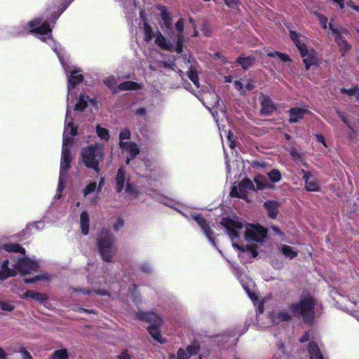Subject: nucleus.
Segmentation results:
<instances>
[{"label": "nucleus", "mask_w": 359, "mask_h": 359, "mask_svg": "<svg viewBox=\"0 0 359 359\" xmlns=\"http://www.w3.org/2000/svg\"><path fill=\"white\" fill-rule=\"evenodd\" d=\"M81 158L87 168L92 169L99 174L101 171L100 163L103 161L104 158V148L99 143L85 147L81 149Z\"/></svg>", "instance_id": "nucleus-1"}, {"label": "nucleus", "mask_w": 359, "mask_h": 359, "mask_svg": "<svg viewBox=\"0 0 359 359\" xmlns=\"http://www.w3.org/2000/svg\"><path fill=\"white\" fill-rule=\"evenodd\" d=\"M315 300L309 297L301 299L299 302L290 305V309L293 316H302L304 322L308 325H312L315 318Z\"/></svg>", "instance_id": "nucleus-2"}, {"label": "nucleus", "mask_w": 359, "mask_h": 359, "mask_svg": "<svg viewBox=\"0 0 359 359\" xmlns=\"http://www.w3.org/2000/svg\"><path fill=\"white\" fill-rule=\"evenodd\" d=\"M115 242V237L106 229H102L97 233V250L101 258L106 262H111L116 255V250L114 249Z\"/></svg>", "instance_id": "nucleus-3"}, {"label": "nucleus", "mask_w": 359, "mask_h": 359, "mask_svg": "<svg viewBox=\"0 0 359 359\" xmlns=\"http://www.w3.org/2000/svg\"><path fill=\"white\" fill-rule=\"evenodd\" d=\"M137 318L141 321L149 323L147 331L151 337L161 344H164L165 340L162 337L160 327L163 323L162 318L154 312L140 311L137 314Z\"/></svg>", "instance_id": "nucleus-4"}, {"label": "nucleus", "mask_w": 359, "mask_h": 359, "mask_svg": "<svg viewBox=\"0 0 359 359\" xmlns=\"http://www.w3.org/2000/svg\"><path fill=\"white\" fill-rule=\"evenodd\" d=\"M72 160V158L70 149L65 148V149H62L59 177V187H61V189L63 188V184L67 177V172L69 170Z\"/></svg>", "instance_id": "nucleus-5"}, {"label": "nucleus", "mask_w": 359, "mask_h": 359, "mask_svg": "<svg viewBox=\"0 0 359 359\" xmlns=\"http://www.w3.org/2000/svg\"><path fill=\"white\" fill-rule=\"evenodd\" d=\"M267 229L261 225H250L245 232V238L247 241L262 243L267 236Z\"/></svg>", "instance_id": "nucleus-6"}, {"label": "nucleus", "mask_w": 359, "mask_h": 359, "mask_svg": "<svg viewBox=\"0 0 359 359\" xmlns=\"http://www.w3.org/2000/svg\"><path fill=\"white\" fill-rule=\"evenodd\" d=\"M221 224L226 228L231 240L238 239L239 238L240 234L238 230L243 227L242 222L229 217L223 218Z\"/></svg>", "instance_id": "nucleus-7"}, {"label": "nucleus", "mask_w": 359, "mask_h": 359, "mask_svg": "<svg viewBox=\"0 0 359 359\" xmlns=\"http://www.w3.org/2000/svg\"><path fill=\"white\" fill-rule=\"evenodd\" d=\"M261 109L259 113L261 115L270 116L277 109L276 103L269 95L262 94L259 97Z\"/></svg>", "instance_id": "nucleus-8"}, {"label": "nucleus", "mask_w": 359, "mask_h": 359, "mask_svg": "<svg viewBox=\"0 0 359 359\" xmlns=\"http://www.w3.org/2000/svg\"><path fill=\"white\" fill-rule=\"evenodd\" d=\"M193 219L195 222L198 224L203 231V233L206 236L208 240L213 244H215V238L214 236V232L212 231L209 222L205 219V218L201 214H197L196 215L192 216Z\"/></svg>", "instance_id": "nucleus-9"}, {"label": "nucleus", "mask_w": 359, "mask_h": 359, "mask_svg": "<svg viewBox=\"0 0 359 359\" xmlns=\"http://www.w3.org/2000/svg\"><path fill=\"white\" fill-rule=\"evenodd\" d=\"M302 173L303 174L302 179L305 183V189L308 191H318L320 187L318 180L316 178L310 180L313 176L312 173L305 170H302Z\"/></svg>", "instance_id": "nucleus-10"}, {"label": "nucleus", "mask_w": 359, "mask_h": 359, "mask_svg": "<svg viewBox=\"0 0 359 359\" xmlns=\"http://www.w3.org/2000/svg\"><path fill=\"white\" fill-rule=\"evenodd\" d=\"M329 28L335 36V41L339 46L340 50L344 52L349 50L351 48V46L348 43L346 39L341 34L339 30L334 27L332 22L329 23Z\"/></svg>", "instance_id": "nucleus-11"}, {"label": "nucleus", "mask_w": 359, "mask_h": 359, "mask_svg": "<svg viewBox=\"0 0 359 359\" xmlns=\"http://www.w3.org/2000/svg\"><path fill=\"white\" fill-rule=\"evenodd\" d=\"M15 267L19 273L25 275L34 269V263L28 258H20L15 263Z\"/></svg>", "instance_id": "nucleus-12"}, {"label": "nucleus", "mask_w": 359, "mask_h": 359, "mask_svg": "<svg viewBox=\"0 0 359 359\" xmlns=\"http://www.w3.org/2000/svg\"><path fill=\"white\" fill-rule=\"evenodd\" d=\"M300 36V34L297 33V32L293 30L290 31V37L291 40L297 48L301 56L304 57L307 53L308 48L306 44L301 40Z\"/></svg>", "instance_id": "nucleus-13"}, {"label": "nucleus", "mask_w": 359, "mask_h": 359, "mask_svg": "<svg viewBox=\"0 0 359 359\" xmlns=\"http://www.w3.org/2000/svg\"><path fill=\"white\" fill-rule=\"evenodd\" d=\"M309 113V111L308 109L302 107L291 108L288 111L290 116L288 121L290 123H297L304 118L305 114H308Z\"/></svg>", "instance_id": "nucleus-14"}, {"label": "nucleus", "mask_w": 359, "mask_h": 359, "mask_svg": "<svg viewBox=\"0 0 359 359\" xmlns=\"http://www.w3.org/2000/svg\"><path fill=\"white\" fill-rule=\"evenodd\" d=\"M119 147L123 149H126L129 151L130 158L126 160L127 164L129 163L130 159H134L140 154V149L135 142L120 141Z\"/></svg>", "instance_id": "nucleus-15"}, {"label": "nucleus", "mask_w": 359, "mask_h": 359, "mask_svg": "<svg viewBox=\"0 0 359 359\" xmlns=\"http://www.w3.org/2000/svg\"><path fill=\"white\" fill-rule=\"evenodd\" d=\"M279 202L273 200H267L264 203V208L267 212V215L271 219H276L278 215Z\"/></svg>", "instance_id": "nucleus-16"}, {"label": "nucleus", "mask_w": 359, "mask_h": 359, "mask_svg": "<svg viewBox=\"0 0 359 359\" xmlns=\"http://www.w3.org/2000/svg\"><path fill=\"white\" fill-rule=\"evenodd\" d=\"M302 57L303 62L305 65V69L306 70H309L311 66L318 65L317 53L314 49L311 48V50H309L307 48V53Z\"/></svg>", "instance_id": "nucleus-17"}, {"label": "nucleus", "mask_w": 359, "mask_h": 359, "mask_svg": "<svg viewBox=\"0 0 359 359\" xmlns=\"http://www.w3.org/2000/svg\"><path fill=\"white\" fill-rule=\"evenodd\" d=\"M81 70H74L69 73L68 76V89L74 88L78 84L83 81V76L79 72Z\"/></svg>", "instance_id": "nucleus-18"}, {"label": "nucleus", "mask_w": 359, "mask_h": 359, "mask_svg": "<svg viewBox=\"0 0 359 359\" xmlns=\"http://www.w3.org/2000/svg\"><path fill=\"white\" fill-rule=\"evenodd\" d=\"M126 172L123 167L118 168L116 173L115 181H116V191L117 193H120L123 191L125 187Z\"/></svg>", "instance_id": "nucleus-19"}, {"label": "nucleus", "mask_w": 359, "mask_h": 359, "mask_svg": "<svg viewBox=\"0 0 359 359\" xmlns=\"http://www.w3.org/2000/svg\"><path fill=\"white\" fill-rule=\"evenodd\" d=\"M22 297L23 299L31 298L41 304L45 302L48 299V296L46 294L40 293L31 290H28L25 292H24Z\"/></svg>", "instance_id": "nucleus-20"}, {"label": "nucleus", "mask_w": 359, "mask_h": 359, "mask_svg": "<svg viewBox=\"0 0 359 359\" xmlns=\"http://www.w3.org/2000/svg\"><path fill=\"white\" fill-rule=\"evenodd\" d=\"M271 319L273 324H279L281 322H287L291 320V316L286 311H280L273 313L271 315Z\"/></svg>", "instance_id": "nucleus-21"}, {"label": "nucleus", "mask_w": 359, "mask_h": 359, "mask_svg": "<svg viewBox=\"0 0 359 359\" xmlns=\"http://www.w3.org/2000/svg\"><path fill=\"white\" fill-rule=\"evenodd\" d=\"M142 88V86L141 84L133 81H123L118 86V89L122 91L137 90H141Z\"/></svg>", "instance_id": "nucleus-22"}, {"label": "nucleus", "mask_w": 359, "mask_h": 359, "mask_svg": "<svg viewBox=\"0 0 359 359\" xmlns=\"http://www.w3.org/2000/svg\"><path fill=\"white\" fill-rule=\"evenodd\" d=\"M89 215L86 210L81 212L80 215V224L81 232L83 235L86 236L89 232Z\"/></svg>", "instance_id": "nucleus-23"}, {"label": "nucleus", "mask_w": 359, "mask_h": 359, "mask_svg": "<svg viewBox=\"0 0 359 359\" xmlns=\"http://www.w3.org/2000/svg\"><path fill=\"white\" fill-rule=\"evenodd\" d=\"M1 250H4L5 251L10 252H15L20 253L22 255H25L26 250L25 249L18 243H9L4 244L1 246Z\"/></svg>", "instance_id": "nucleus-24"}, {"label": "nucleus", "mask_w": 359, "mask_h": 359, "mask_svg": "<svg viewBox=\"0 0 359 359\" xmlns=\"http://www.w3.org/2000/svg\"><path fill=\"white\" fill-rule=\"evenodd\" d=\"M155 43L162 49L172 51L173 45L170 42L166 41L165 38L160 32H158L156 34Z\"/></svg>", "instance_id": "nucleus-25"}, {"label": "nucleus", "mask_w": 359, "mask_h": 359, "mask_svg": "<svg viewBox=\"0 0 359 359\" xmlns=\"http://www.w3.org/2000/svg\"><path fill=\"white\" fill-rule=\"evenodd\" d=\"M74 292H81L83 294L90 295L93 292L95 293L97 295L105 296L109 294V292L104 289H98V290H91L89 288H81L77 287L74 289Z\"/></svg>", "instance_id": "nucleus-26"}, {"label": "nucleus", "mask_w": 359, "mask_h": 359, "mask_svg": "<svg viewBox=\"0 0 359 359\" xmlns=\"http://www.w3.org/2000/svg\"><path fill=\"white\" fill-rule=\"evenodd\" d=\"M30 33L40 34L43 35L48 34L52 32L50 25L47 22H43L40 26L30 29Z\"/></svg>", "instance_id": "nucleus-27"}, {"label": "nucleus", "mask_w": 359, "mask_h": 359, "mask_svg": "<svg viewBox=\"0 0 359 359\" xmlns=\"http://www.w3.org/2000/svg\"><path fill=\"white\" fill-rule=\"evenodd\" d=\"M89 96H85L83 94H81L79 97L78 102L76 103L74 106V109L76 111H82L88 107V99Z\"/></svg>", "instance_id": "nucleus-28"}, {"label": "nucleus", "mask_w": 359, "mask_h": 359, "mask_svg": "<svg viewBox=\"0 0 359 359\" xmlns=\"http://www.w3.org/2000/svg\"><path fill=\"white\" fill-rule=\"evenodd\" d=\"M161 20L166 29H171L172 27V18L170 13L166 10L165 7H163L161 12Z\"/></svg>", "instance_id": "nucleus-29"}, {"label": "nucleus", "mask_w": 359, "mask_h": 359, "mask_svg": "<svg viewBox=\"0 0 359 359\" xmlns=\"http://www.w3.org/2000/svg\"><path fill=\"white\" fill-rule=\"evenodd\" d=\"M238 189L245 193L247 196V190H255V185L249 178H244L238 184Z\"/></svg>", "instance_id": "nucleus-30"}, {"label": "nucleus", "mask_w": 359, "mask_h": 359, "mask_svg": "<svg viewBox=\"0 0 359 359\" xmlns=\"http://www.w3.org/2000/svg\"><path fill=\"white\" fill-rule=\"evenodd\" d=\"M187 76L189 79L193 82V83L197 87L199 88V78L198 76L197 71L194 66L190 65L189 68V71L187 72Z\"/></svg>", "instance_id": "nucleus-31"}, {"label": "nucleus", "mask_w": 359, "mask_h": 359, "mask_svg": "<svg viewBox=\"0 0 359 359\" xmlns=\"http://www.w3.org/2000/svg\"><path fill=\"white\" fill-rule=\"evenodd\" d=\"M253 60V57L250 56L238 57L236 60V62L241 65L244 70H247L252 65Z\"/></svg>", "instance_id": "nucleus-32"}, {"label": "nucleus", "mask_w": 359, "mask_h": 359, "mask_svg": "<svg viewBox=\"0 0 359 359\" xmlns=\"http://www.w3.org/2000/svg\"><path fill=\"white\" fill-rule=\"evenodd\" d=\"M281 251L282 253L290 259H293L298 255L297 251H294L291 246L287 245H283L281 248Z\"/></svg>", "instance_id": "nucleus-33"}, {"label": "nucleus", "mask_w": 359, "mask_h": 359, "mask_svg": "<svg viewBox=\"0 0 359 359\" xmlns=\"http://www.w3.org/2000/svg\"><path fill=\"white\" fill-rule=\"evenodd\" d=\"M69 353L66 348H60L53 351L51 359H68Z\"/></svg>", "instance_id": "nucleus-34"}, {"label": "nucleus", "mask_w": 359, "mask_h": 359, "mask_svg": "<svg viewBox=\"0 0 359 359\" xmlns=\"http://www.w3.org/2000/svg\"><path fill=\"white\" fill-rule=\"evenodd\" d=\"M185 41V37L184 34H178L176 39V44L175 48L173 47L172 50L176 51L178 54H180L183 51L184 43Z\"/></svg>", "instance_id": "nucleus-35"}, {"label": "nucleus", "mask_w": 359, "mask_h": 359, "mask_svg": "<svg viewBox=\"0 0 359 359\" xmlns=\"http://www.w3.org/2000/svg\"><path fill=\"white\" fill-rule=\"evenodd\" d=\"M63 134L69 135L71 136L77 135V128L74 126L72 118H71V121L65 126Z\"/></svg>", "instance_id": "nucleus-36"}, {"label": "nucleus", "mask_w": 359, "mask_h": 359, "mask_svg": "<svg viewBox=\"0 0 359 359\" xmlns=\"http://www.w3.org/2000/svg\"><path fill=\"white\" fill-rule=\"evenodd\" d=\"M340 93L341 94H346L350 96L355 95V100L357 101H359V88H358V86H353V88L349 89L342 88L340 90Z\"/></svg>", "instance_id": "nucleus-37"}, {"label": "nucleus", "mask_w": 359, "mask_h": 359, "mask_svg": "<svg viewBox=\"0 0 359 359\" xmlns=\"http://www.w3.org/2000/svg\"><path fill=\"white\" fill-rule=\"evenodd\" d=\"M96 133H97V136L101 140L107 141L110 138L109 130L105 128L101 127L100 125H97L96 126Z\"/></svg>", "instance_id": "nucleus-38"}, {"label": "nucleus", "mask_w": 359, "mask_h": 359, "mask_svg": "<svg viewBox=\"0 0 359 359\" xmlns=\"http://www.w3.org/2000/svg\"><path fill=\"white\" fill-rule=\"evenodd\" d=\"M104 83L111 90H113L114 93H117V90L116 88V86L117 84L116 79L115 76H110L106 78L104 80Z\"/></svg>", "instance_id": "nucleus-39"}, {"label": "nucleus", "mask_w": 359, "mask_h": 359, "mask_svg": "<svg viewBox=\"0 0 359 359\" xmlns=\"http://www.w3.org/2000/svg\"><path fill=\"white\" fill-rule=\"evenodd\" d=\"M267 175L269 180L273 183L280 182L282 178V175L278 169H272Z\"/></svg>", "instance_id": "nucleus-40"}, {"label": "nucleus", "mask_w": 359, "mask_h": 359, "mask_svg": "<svg viewBox=\"0 0 359 359\" xmlns=\"http://www.w3.org/2000/svg\"><path fill=\"white\" fill-rule=\"evenodd\" d=\"M267 55L270 57L278 56L282 61L285 62L291 61V58L288 55L279 51L268 52Z\"/></svg>", "instance_id": "nucleus-41"}, {"label": "nucleus", "mask_w": 359, "mask_h": 359, "mask_svg": "<svg viewBox=\"0 0 359 359\" xmlns=\"http://www.w3.org/2000/svg\"><path fill=\"white\" fill-rule=\"evenodd\" d=\"M144 32L145 34L144 40L147 42L150 41L154 37V32L151 27L147 23H144Z\"/></svg>", "instance_id": "nucleus-42"}, {"label": "nucleus", "mask_w": 359, "mask_h": 359, "mask_svg": "<svg viewBox=\"0 0 359 359\" xmlns=\"http://www.w3.org/2000/svg\"><path fill=\"white\" fill-rule=\"evenodd\" d=\"M125 191L127 194H132L135 197H137L139 194V191L136 186L132 183L128 182L126 186Z\"/></svg>", "instance_id": "nucleus-43"}, {"label": "nucleus", "mask_w": 359, "mask_h": 359, "mask_svg": "<svg viewBox=\"0 0 359 359\" xmlns=\"http://www.w3.org/2000/svg\"><path fill=\"white\" fill-rule=\"evenodd\" d=\"M308 351L309 353L310 356L311 355L318 354V353H321L318 344L315 341H311L308 345Z\"/></svg>", "instance_id": "nucleus-44"}, {"label": "nucleus", "mask_w": 359, "mask_h": 359, "mask_svg": "<svg viewBox=\"0 0 359 359\" xmlns=\"http://www.w3.org/2000/svg\"><path fill=\"white\" fill-rule=\"evenodd\" d=\"M230 195L232 197H236V198H246L245 193H243V191L242 190L239 189L238 187L237 188L236 187H232L231 192H230Z\"/></svg>", "instance_id": "nucleus-45"}, {"label": "nucleus", "mask_w": 359, "mask_h": 359, "mask_svg": "<svg viewBox=\"0 0 359 359\" xmlns=\"http://www.w3.org/2000/svg\"><path fill=\"white\" fill-rule=\"evenodd\" d=\"M17 275L16 271H0V280H5L10 277H14Z\"/></svg>", "instance_id": "nucleus-46"}, {"label": "nucleus", "mask_w": 359, "mask_h": 359, "mask_svg": "<svg viewBox=\"0 0 359 359\" xmlns=\"http://www.w3.org/2000/svg\"><path fill=\"white\" fill-rule=\"evenodd\" d=\"M97 188V182H93L89 183L83 190V194L86 196L93 192Z\"/></svg>", "instance_id": "nucleus-47"}, {"label": "nucleus", "mask_w": 359, "mask_h": 359, "mask_svg": "<svg viewBox=\"0 0 359 359\" xmlns=\"http://www.w3.org/2000/svg\"><path fill=\"white\" fill-rule=\"evenodd\" d=\"M0 309L3 311H12L15 309V306L10 301H1Z\"/></svg>", "instance_id": "nucleus-48"}, {"label": "nucleus", "mask_w": 359, "mask_h": 359, "mask_svg": "<svg viewBox=\"0 0 359 359\" xmlns=\"http://www.w3.org/2000/svg\"><path fill=\"white\" fill-rule=\"evenodd\" d=\"M227 140L229 142V147L232 149H235L236 147V137H235L233 133L231 130H229L228 132Z\"/></svg>", "instance_id": "nucleus-49"}, {"label": "nucleus", "mask_w": 359, "mask_h": 359, "mask_svg": "<svg viewBox=\"0 0 359 359\" xmlns=\"http://www.w3.org/2000/svg\"><path fill=\"white\" fill-rule=\"evenodd\" d=\"M336 114H337L338 117L345 123L347 125V126L351 129L353 132L354 130L353 128H352V126L350 125L349 122H348V118H347V116L344 113L342 112L340 109H336Z\"/></svg>", "instance_id": "nucleus-50"}, {"label": "nucleus", "mask_w": 359, "mask_h": 359, "mask_svg": "<svg viewBox=\"0 0 359 359\" xmlns=\"http://www.w3.org/2000/svg\"><path fill=\"white\" fill-rule=\"evenodd\" d=\"M185 351L190 357L191 355H197L200 351V347L198 345H189Z\"/></svg>", "instance_id": "nucleus-51"}, {"label": "nucleus", "mask_w": 359, "mask_h": 359, "mask_svg": "<svg viewBox=\"0 0 359 359\" xmlns=\"http://www.w3.org/2000/svg\"><path fill=\"white\" fill-rule=\"evenodd\" d=\"M67 135H68L63 134L62 149H65V148L69 149L74 142L73 139Z\"/></svg>", "instance_id": "nucleus-52"}, {"label": "nucleus", "mask_w": 359, "mask_h": 359, "mask_svg": "<svg viewBox=\"0 0 359 359\" xmlns=\"http://www.w3.org/2000/svg\"><path fill=\"white\" fill-rule=\"evenodd\" d=\"M316 15L318 18L322 28L323 29H326L327 28V18L320 13H316Z\"/></svg>", "instance_id": "nucleus-53"}, {"label": "nucleus", "mask_w": 359, "mask_h": 359, "mask_svg": "<svg viewBox=\"0 0 359 359\" xmlns=\"http://www.w3.org/2000/svg\"><path fill=\"white\" fill-rule=\"evenodd\" d=\"M131 136L130 130L128 128H123L121 130L119 134L120 141H123L124 140H129Z\"/></svg>", "instance_id": "nucleus-54"}, {"label": "nucleus", "mask_w": 359, "mask_h": 359, "mask_svg": "<svg viewBox=\"0 0 359 359\" xmlns=\"http://www.w3.org/2000/svg\"><path fill=\"white\" fill-rule=\"evenodd\" d=\"M184 28V22L182 18H180L177 20V22L175 23V29L179 33V34H183Z\"/></svg>", "instance_id": "nucleus-55"}, {"label": "nucleus", "mask_w": 359, "mask_h": 359, "mask_svg": "<svg viewBox=\"0 0 359 359\" xmlns=\"http://www.w3.org/2000/svg\"><path fill=\"white\" fill-rule=\"evenodd\" d=\"M234 87L240 92L241 95H245V90L243 88V84L240 81H235L233 83Z\"/></svg>", "instance_id": "nucleus-56"}, {"label": "nucleus", "mask_w": 359, "mask_h": 359, "mask_svg": "<svg viewBox=\"0 0 359 359\" xmlns=\"http://www.w3.org/2000/svg\"><path fill=\"white\" fill-rule=\"evenodd\" d=\"M246 251H249L251 252L253 257H257L258 255V251L256 246L252 245H247L245 248Z\"/></svg>", "instance_id": "nucleus-57"}, {"label": "nucleus", "mask_w": 359, "mask_h": 359, "mask_svg": "<svg viewBox=\"0 0 359 359\" xmlns=\"http://www.w3.org/2000/svg\"><path fill=\"white\" fill-rule=\"evenodd\" d=\"M117 359H132V355L129 353L128 350L125 349L121 352L119 355L116 356Z\"/></svg>", "instance_id": "nucleus-58"}, {"label": "nucleus", "mask_w": 359, "mask_h": 359, "mask_svg": "<svg viewBox=\"0 0 359 359\" xmlns=\"http://www.w3.org/2000/svg\"><path fill=\"white\" fill-rule=\"evenodd\" d=\"M225 4L231 8H235L240 4L239 0H224Z\"/></svg>", "instance_id": "nucleus-59"}, {"label": "nucleus", "mask_w": 359, "mask_h": 359, "mask_svg": "<svg viewBox=\"0 0 359 359\" xmlns=\"http://www.w3.org/2000/svg\"><path fill=\"white\" fill-rule=\"evenodd\" d=\"M189 356L185 349L180 348L177 351V356L176 359H189Z\"/></svg>", "instance_id": "nucleus-60"}, {"label": "nucleus", "mask_w": 359, "mask_h": 359, "mask_svg": "<svg viewBox=\"0 0 359 359\" xmlns=\"http://www.w3.org/2000/svg\"><path fill=\"white\" fill-rule=\"evenodd\" d=\"M41 279V276L39 275L35 276L32 278H26L23 279L24 283L27 284L34 283Z\"/></svg>", "instance_id": "nucleus-61"}, {"label": "nucleus", "mask_w": 359, "mask_h": 359, "mask_svg": "<svg viewBox=\"0 0 359 359\" xmlns=\"http://www.w3.org/2000/svg\"><path fill=\"white\" fill-rule=\"evenodd\" d=\"M124 226V221L121 217L117 219L116 222L114 224L113 229L114 231H118Z\"/></svg>", "instance_id": "nucleus-62"}, {"label": "nucleus", "mask_w": 359, "mask_h": 359, "mask_svg": "<svg viewBox=\"0 0 359 359\" xmlns=\"http://www.w3.org/2000/svg\"><path fill=\"white\" fill-rule=\"evenodd\" d=\"M255 182L257 184V187L258 189H263L267 187L268 183L266 182L265 179H262V181H260L259 179H255Z\"/></svg>", "instance_id": "nucleus-63"}, {"label": "nucleus", "mask_w": 359, "mask_h": 359, "mask_svg": "<svg viewBox=\"0 0 359 359\" xmlns=\"http://www.w3.org/2000/svg\"><path fill=\"white\" fill-rule=\"evenodd\" d=\"M20 352L22 354V359H33L32 355L25 348H20Z\"/></svg>", "instance_id": "nucleus-64"}]
</instances>
